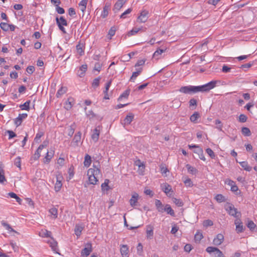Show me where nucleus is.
I'll return each instance as SVG.
<instances>
[{
    "instance_id": "49530a36",
    "label": "nucleus",
    "mask_w": 257,
    "mask_h": 257,
    "mask_svg": "<svg viewBox=\"0 0 257 257\" xmlns=\"http://www.w3.org/2000/svg\"><path fill=\"white\" fill-rule=\"evenodd\" d=\"M244 226L243 225V223H240V224H237L236 226V231L237 233L242 232L244 230Z\"/></svg>"
},
{
    "instance_id": "f257e3e1",
    "label": "nucleus",
    "mask_w": 257,
    "mask_h": 257,
    "mask_svg": "<svg viewBox=\"0 0 257 257\" xmlns=\"http://www.w3.org/2000/svg\"><path fill=\"white\" fill-rule=\"evenodd\" d=\"M216 81H211L201 86L189 85L182 86L179 89V91L185 94H194L198 92H207L215 87Z\"/></svg>"
},
{
    "instance_id": "79ce46f5",
    "label": "nucleus",
    "mask_w": 257,
    "mask_h": 257,
    "mask_svg": "<svg viewBox=\"0 0 257 257\" xmlns=\"http://www.w3.org/2000/svg\"><path fill=\"white\" fill-rule=\"evenodd\" d=\"M199 117V114L197 112H195L193 114H192L190 116V120L192 122H196L197 119Z\"/></svg>"
},
{
    "instance_id": "3c124183",
    "label": "nucleus",
    "mask_w": 257,
    "mask_h": 257,
    "mask_svg": "<svg viewBox=\"0 0 257 257\" xmlns=\"http://www.w3.org/2000/svg\"><path fill=\"white\" fill-rule=\"evenodd\" d=\"M0 27L3 30L8 31L9 30L10 24H8L7 23L2 22L0 24Z\"/></svg>"
},
{
    "instance_id": "774afa93",
    "label": "nucleus",
    "mask_w": 257,
    "mask_h": 257,
    "mask_svg": "<svg viewBox=\"0 0 257 257\" xmlns=\"http://www.w3.org/2000/svg\"><path fill=\"white\" fill-rule=\"evenodd\" d=\"M195 240L196 241H200L203 238V235L201 233L199 232H196L195 234Z\"/></svg>"
},
{
    "instance_id": "9d476101",
    "label": "nucleus",
    "mask_w": 257,
    "mask_h": 257,
    "mask_svg": "<svg viewBox=\"0 0 257 257\" xmlns=\"http://www.w3.org/2000/svg\"><path fill=\"white\" fill-rule=\"evenodd\" d=\"M100 131V126H97L93 131V133L91 135V139L95 142H96L98 140Z\"/></svg>"
},
{
    "instance_id": "7ed1b4c3",
    "label": "nucleus",
    "mask_w": 257,
    "mask_h": 257,
    "mask_svg": "<svg viewBox=\"0 0 257 257\" xmlns=\"http://www.w3.org/2000/svg\"><path fill=\"white\" fill-rule=\"evenodd\" d=\"M56 24L58 25L59 29L64 33L66 34V32L65 29L64 28V26H67V22L66 19L62 16L60 17V18L58 17L56 18Z\"/></svg>"
},
{
    "instance_id": "8fccbe9b",
    "label": "nucleus",
    "mask_w": 257,
    "mask_h": 257,
    "mask_svg": "<svg viewBox=\"0 0 257 257\" xmlns=\"http://www.w3.org/2000/svg\"><path fill=\"white\" fill-rule=\"evenodd\" d=\"M100 79L101 78L100 77L95 78L92 83V86L94 88L97 87L99 86Z\"/></svg>"
},
{
    "instance_id": "aec40b11",
    "label": "nucleus",
    "mask_w": 257,
    "mask_h": 257,
    "mask_svg": "<svg viewBox=\"0 0 257 257\" xmlns=\"http://www.w3.org/2000/svg\"><path fill=\"white\" fill-rule=\"evenodd\" d=\"M73 99L72 97H69L68 98V100L67 101L65 102L64 104V107L67 110L70 109L73 105Z\"/></svg>"
},
{
    "instance_id": "680f3d73",
    "label": "nucleus",
    "mask_w": 257,
    "mask_h": 257,
    "mask_svg": "<svg viewBox=\"0 0 257 257\" xmlns=\"http://www.w3.org/2000/svg\"><path fill=\"white\" fill-rule=\"evenodd\" d=\"M213 221L209 219L205 220L203 221V225L205 227H208L213 225Z\"/></svg>"
},
{
    "instance_id": "b1692460",
    "label": "nucleus",
    "mask_w": 257,
    "mask_h": 257,
    "mask_svg": "<svg viewBox=\"0 0 257 257\" xmlns=\"http://www.w3.org/2000/svg\"><path fill=\"white\" fill-rule=\"evenodd\" d=\"M87 2L88 0H82L79 3V7H80V9L83 13H84L86 10Z\"/></svg>"
},
{
    "instance_id": "2eb2a0df",
    "label": "nucleus",
    "mask_w": 257,
    "mask_h": 257,
    "mask_svg": "<svg viewBox=\"0 0 257 257\" xmlns=\"http://www.w3.org/2000/svg\"><path fill=\"white\" fill-rule=\"evenodd\" d=\"M87 69V65L86 64L82 65L81 66L79 67V70L77 72V75L80 77H82L84 76V74Z\"/></svg>"
},
{
    "instance_id": "603ef678",
    "label": "nucleus",
    "mask_w": 257,
    "mask_h": 257,
    "mask_svg": "<svg viewBox=\"0 0 257 257\" xmlns=\"http://www.w3.org/2000/svg\"><path fill=\"white\" fill-rule=\"evenodd\" d=\"M130 93V90L127 89L124 91L119 97L118 100H120L123 98H127Z\"/></svg>"
},
{
    "instance_id": "39448f33",
    "label": "nucleus",
    "mask_w": 257,
    "mask_h": 257,
    "mask_svg": "<svg viewBox=\"0 0 257 257\" xmlns=\"http://www.w3.org/2000/svg\"><path fill=\"white\" fill-rule=\"evenodd\" d=\"M206 251L209 253H211L212 252H216L217 255L216 257H225L223 252L220 249H219L218 248L216 247L208 246L206 249Z\"/></svg>"
},
{
    "instance_id": "473e14b6",
    "label": "nucleus",
    "mask_w": 257,
    "mask_h": 257,
    "mask_svg": "<svg viewBox=\"0 0 257 257\" xmlns=\"http://www.w3.org/2000/svg\"><path fill=\"white\" fill-rule=\"evenodd\" d=\"M143 69L142 68H139L137 69V71L133 73L132 76L131 77L130 80L134 81V79H135L141 73Z\"/></svg>"
},
{
    "instance_id": "de8ad7c7",
    "label": "nucleus",
    "mask_w": 257,
    "mask_h": 257,
    "mask_svg": "<svg viewBox=\"0 0 257 257\" xmlns=\"http://www.w3.org/2000/svg\"><path fill=\"white\" fill-rule=\"evenodd\" d=\"M40 234L42 237H50L51 235V232L47 230H42L40 232Z\"/></svg>"
},
{
    "instance_id": "0eeeda50",
    "label": "nucleus",
    "mask_w": 257,
    "mask_h": 257,
    "mask_svg": "<svg viewBox=\"0 0 257 257\" xmlns=\"http://www.w3.org/2000/svg\"><path fill=\"white\" fill-rule=\"evenodd\" d=\"M149 12L147 10H143L140 16L138 17V20L141 23L146 22L148 19Z\"/></svg>"
},
{
    "instance_id": "412c9836",
    "label": "nucleus",
    "mask_w": 257,
    "mask_h": 257,
    "mask_svg": "<svg viewBox=\"0 0 257 257\" xmlns=\"http://www.w3.org/2000/svg\"><path fill=\"white\" fill-rule=\"evenodd\" d=\"M126 0H117L114 6V9L119 10L126 3Z\"/></svg>"
},
{
    "instance_id": "ddd939ff",
    "label": "nucleus",
    "mask_w": 257,
    "mask_h": 257,
    "mask_svg": "<svg viewBox=\"0 0 257 257\" xmlns=\"http://www.w3.org/2000/svg\"><path fill=\"white\" fill-rule=\"evenodd\" d=\"M27 116V113L20 114L17 118L15 119V123L17 126L20 125L22 123L23 119H25Z\"/></svg>"
},
{
    "instance_id": "4c0bfd02",
    "label": "nucleus",
    "mask_w": 257,
    "mask_h": 257,
    "mask_svg": "<svg viewBox=\"0 0 257 257\" xmlns=\"http://www.w3.org/2000/svg\"><path fill=\"white\" fill-rule=\"evenodd\" d=\"M136 165L139 167V171L142 173L144 172L145 166V165L142 163L140 160H138L136 162Z\"/></svg>"
},
{
    "instance_id": "4be33fe9",
    "label": "nucleus",
    "mask_w": 257,
    "mask_h": 257,
    "mask_svg": "<svg viewBox=\"0 0 257 257\" xmlns=\"http://www.w3.org/2000/svg\"><path fill=\"white\" fill-rule=\"evenodd\" d=\"M155 205L158 211L160 212H163L164 206L159 200H156L155 201Z\"/></svg>"
},
{
    "instance_id": "c85d7f7f",
    "label": "nucleus",
    "mask_w": 257,
    "mask_h": 257,
    "mask_svg": "<svg viewBox=\"0 0 257 257\" xmlns=\"http://www.w3.org/2000/svg\"><path fill=\"white\" fill-rule=\"evenodd\" d=\"M81 138V134L80 132H77L74 136L72 142L75 143L76 145L80 142Z\"/></svg>"
},
{
    "instance_id": "69168bd1",
    "label": "nucleus",
    "mask_w": 257,
    "mask_h": 257,
    "mask_svg": "<svg viewBox=\"0 0 257 257\" xmlns=\"http://www.w3.org/2000/svg\"><path fill=\"white\" fill-rule=\"evenodd\" d=\"M247 119V117L245 114H241L239 116L238 120L240 122H245L246 121Z\"/></svg>"
},
{
    "instance_id": "13d9d810",
    "label": "nucleus",
    "mask_w": 257,
    "mask_h": 257,
    "mask_svg": "<svg viewBox=\"0 0 257 257\" xmlns=\"http://www.w3.org/2000/svg\"><path fill=\"white\" fill-rule=\"evenodd\" d=\"M116 31V28L115 27H112L110 29V30L108 31V35L110 36V39H111V37L115 35Z\"/></svg>"
},
{
    "instance_id": "2f4dec72",
    "label": "nucleus",
    "mask_w": 257,
    "mask_h": 257,
    "mask_svg": "<svg viewBox=\"0 0 257 257\" xmlns=\"http://www.w3.org/2000/svg\"><path fill=\"white\" fill-rule=\"evenodd\" d=\"M76 125L75 122H73L68 128V136L72 137L74 133L75 130L76 128Z\"/></svg>"
},
{
    "instance_id": "c9c22d12",
    "label": "nucleus",
    "mask_w": 257,
    "mask_h": 257,
    "mask_svg": "<svg viewBox=\"0 0 257 257\" xmlns=\"http://www.w3.org/2000/svg\"><path fill=\"white\" fill-rule=\"evenodd\" d=\"M142 30V28H136L135 27L133 28L132 30L129 31L127 33L128 36H131L136 35L137 34L139 31H140Z\"/></svg>"
},
{
    "instance_id": "58836bf2",
    "label": "nucleus",
    "mask_w": 257,
    "mask_h": 257,
    "mask_svg": "<svg viewBox=\"0 0 257 257\" xmlns=\"http://www.w3.org/2000/svg\"><path fill=\"white\" fill-rule=\"evenodd\" d=\"M241 133L245 136L249 137L251 135L250 130L246 127H243L241 128Z\"/></svg>"
},
{
    "instance_id": "f03ea898",
    "label": "nucleus",
    "mask_w": 257,
    "mask_h": 257,
    "mask_svg": "<svg viewBox=\"0 0 257 257\" xmlns=\"http://www.w3.org/2000/svg\"><path fill=\"white\" fill-rule=\"evenodd\" d=\"M93 168H90L87 171L89 182L90 184L95 185L98 182V175L100 174V170L95 166H93Z\"/></svg>"
},
{
    "instance_id": "e2e57ef3",
    "label": "nucleus",
    "mask_w": 257,
    "mask_h": 257,
    "mask_svg": "<svg viewBox=\"0 0 257 257\" xmlns=\"http://www.w3.org/2000/svg\"><path fill=\"white\" fill-rule=\"evenodd\" d=\"M143 246L141 243H139L137 246V252L140 255H141L143 251Z\"/></svg>"
},
{
    "instance_id": "f8f14e48",
    "label": "nucleus",
    "mask_w": 257,
    "mask_h": 257,
    "mask_svg": "<svg viewBox=\"0 0 257 257\" xmlns=\"http://www.w3.org/2000/svg\"><path fill=\"white\" fill-rule=\"evenodd\" d=\"M224 240V236L221 233L218 234L213 240V243L217 246L220 245Z\"/></svg>"
},
{
    "instance_id": "1a4fd4ad",
    "label": "nucleus",
    "mask_w": 257,
    "mask_h": 257,
    "mask_svg": "<svg viewBox=\"0 0 257 257\" xmlns=\"http://www.w3.org/2000/svg\"><path fill=\"white\" fill-rule=\"evenodd\" d=\"M154 227L151 225L146 226V237L147 239H151L154 236Z\"/></svg>"
},
{
    "instance_id": "6e6d98bb",
    "label": "nucleus",
    "mask_w": 257,
    "mask_h": 257,
    "mask_svg": "<svg viewBox=\"0 0 257 257\" xmlns=\"http://www.w3.org/2000/svg\"><path fill=\"white\" fill-rule=\"evenodd\" d=\"M215 199L218 202H223L225 201V197L222 194H217L215 197Z\"/></svg>"
},
{
    "instance_id": "0e129e2a",
    "label": "nucleus",
    "mask_w": 257,
    "mask_h": 257,
    "mask_svg": "<svg viewBox=\"0 0 257 257\" xmlns=\"http://www.w3.org/2000/svg\"><path fill=\"white\" fill-rule=\"evenodd\" d=\"M206 152L207 154L212 158L213 159L215 158V155L213 151L210 148H207L206 150Z\"/></svg>"
},
{
    "instance_id": "bf43d9fd",
    "label": "nucleus",
    "mask_w": 257,
    "mask_h": 257,
    "mask_svg": "<svg viewBox=\"0 0 257 257\" xmlns=\"http://www.w3.org/2000/svg\"><path fill=\"white\" fill-rule=\"evenodd\" d=\"M44 135V132H42V131H40L37 134H36V137L35 138V141L37 142V143H39V140L40 139V138Z\"/></svg>"
},
{
    "instance_id": "6ab92c4d",
    "label": "nucleus",
    "mask_w": 257,
    "mask_h": 257,
    "mask_svg": "<svg viewBox=\"0 0 257 257\" xmlns=\"http://www.w3.org/2000/svg\"><path fill=\"white\" fill-rule=\"evenodd\" d=\"M166 211L167 214H170L172 216L174 217L175 214L174 210L169 204H166L163 209V212Z\"/></svg>"
},
{
    "instance_id": "cd10ccee",
    "label": "nucleus",
    "mask_w": 257,
    "mask_h": 257,
    "mask_svg": "<svg viewBox=\"0 0 257 257\" xmlns=\"http://www.w3.org/2000/svg\"><path fill=\"white\" fill-rule=\"evenodd\" d=\"M61 177L59 178L58 177H57V181L55 184V190L56 192L59 191L62 187V186L61 181L59 179Z\"/></svg>"
},
{
    "instance_id": "bb28decb",
    "label": "nucleus",
    "mask_w": 257,
    "mask_h": 257,
    "mask_svg": "<svg viewBox=\"0 0 257 257\" xmlns=\"http://www.w3.org/2000/svg\"><path fill=\"white\" fill-rule=\"evenodd\" d=\"M239 164L242 168H243L244 170H245L246 171H250L251 170V167L248 165L247 162L243 161L239 162Z\"/></svg>"
},
{
    "instance_id": "c03bdc74",
    "label": "nucleus",
    "mask_w": 257,
    "mask_h": 257,
    "mask_svg": "<svg viewBox=\"0 0 257 257\" xmlns=\"http://www.w3.org/2000/svg\"><path fill=\"white\" fill-rule=\"evenodd\" d=\"M30 100L27 101L24 104L20 105V107L22 110H28L29 109V105L30 103Z\"/></svg>"
},
{
    "instance_id": "e433bc0d",
    "label": "nucleus",
    "mask_w": 257,
    "mask_h": 257,
    "mask_svg": "<svg viewBox=\"0 0 257 257\" xmlns=\"http://www.w3.org/2000/svg\"><path fill=\"white\" fill-rule=\"evenodd\" d=\"M162 190L167 195H168L172 190V187L170 185L165 184L164 186H162Z\"/></svg>"
},
{
    "instance_id": "4468645a",
    "label": "nucleus",
    "mask_w": 257,
    "mask_h": 257,
    "mask_svg": "<svg viewBox=\"0 0 257 257\" xmlns=\"http://www.w3.org/2000/svg\"><path fill=\"white\" fill-rule=\"evenodd\" d=\"M110 9V5L106 3L103 7L101 17L103 18H106L108 15V12Z\"/></svg>"
},
{
    "instance_id": "72a5a7b5",
    "label": "nucleus",
    "mask_w": 257,
    "mask_h": 257,
    "mask_svg": "<svg viewBox=\"0 0 257 257\" xmlns=\"http://www.w3.org/2000/svg\"><path fill=\"white\" fill-rule=\"evenodd\" d=\"M67 88L66 87L61 86V88L58 90L56 93L57 97H61L62 95L66 92Z\"/></svg>"
},
{
    "instance_id": "6e6552de",
    "label": "nucleus",
    "mask_w": 257,
    "mask_h": 257,
    "mask_svg": "<svg viewBox=\"0 0 257 257\" xmlns=\"http://www.w3.org/2000/svg\"><path fill=\"white\" fill-rule=\"evenodd\" d=\"M139 195L137 193H134L132 195L131 199L130 200V203L132 207H135L137 206L138 203V199H139Z\"/></svg>"
},
{
    "instance_id": "052dcab7",
    "label": "nucleus",
    "mask_w": 257,
    "mask_h": 257,
    "mask_svg": "<svg viewBox=\"0 0 257 257\" xmlns=\"http://www.w3.org/2000/svg\"><path fill=\"white\" fill-rule=\"evenodd\" d=\"M189 106L191 107H192V106H194V108H193L192 109H195L196 106H197V100L196 99H194V98H191L190 100H189Z\"/></svg>"
},
{
    "instance_id": "f704fd0d",
    "label": "nucleus",
    "mask_w": 257,
    "mask_h": 257,
    "mask_svg": "<svg viewBox=\"0 0 257 257\" xmlns=\"http://www.w3.org/2000/svg\"><path fill=\"white\" fill-rule=\"evenodd\" d=\"M46 145H44L43 144L40 145L37 150L36 152L35 153V159H38L40 156V152L42 150V149L45 147Z\"/></svg>"
},
{
    "instance_id": "dca6fc26",
    "label": "nucleus",
    "mask_w": 257,
    "mask_h": 257,
    "mask_svg": "<svg viewBox=\"0 0 257 257\" xmlns=\"http://www.w3.org/2000/svg\"><path fill=\"white\" fill-rule=\"evenodd\" d=\"M134 118V115L132 113H129L123 119V124L124 125L130 124Z\"/></svg>"
},
{
    "instance_id": "4d7b16f0",
    "label": "nucleus",
    "mask_w": 257,
    "mask_h": 257,
    "mask_svg": "<svg viewBox=\"0 0 257 257\" xmlns=\"http://www.w3.org/2000/svg\"><path fill=\"white\" fill-rule=\"evenodd\" d=\"M194 153H198L200 155L199 158L201 160H202L203 161L205 160V158L203 155V150L202 149H198L197 150L195 151Z\"/></svg>"
},
{
    "instance_id": "338daca9",
    "label": "nucleus",
    "mask_w": 257,
    "mask_h": 257,
    "mask_svg": "<svg viewBox=\"0 0 257 257\" xmlns=\"http://www.w3.org/2000/svg\"><path fill=\"white\" fill-rule=\"evenodd\" d=\"M215 124L216 125V128L218 130H219V131H222V124L220 120H215Z\"/></svg>"
},
{
    "instance_id": "ea45409f",
    "label": "nucleus",
    "mask_w": 257,
    "mask_h": 257,
    "mask_svg": "<svg viewBox=\"0 0 257 257\" xmlns=\"http://www.w3.org/2000/svg\"><path fill=\"white\" fill-rule=\"evenodd\" d=\"M49 212L52 216H53V218L56 219L58 215V210L55 207H52L49 209Z\"/></svg>"
},
{
    "instance_id": "5701e85b",
    "label": "nucleus",
    "mask_w": 257,
    "mask_h": 257,
    "mask_svg": "<svg viewBox=\"0 0 257 257\" xmlns=\"http://www.w3.org/2000/svg\"><path fill=\"white\" fill-rule=\"evenodd\" d=\"M83 229V226H82L81 225H80L79 224H76L75 225V227L74 228V232H75V234H76V235L78 237L80 236Z\"/></svg>"
},
{
    "instance_id": "423d86ee",
    "label": "nucleus",
    "mask_w": 257,
    "mask_h": 257,
    "mask_svg": "<svg viewBox=\"0 0 257 257\" xmlns=\"http://www.w3.org/2000/svg\"><path fill=\"white\" fill-rule=\"evenodd\" d=\"M226 211L228 212L229 214L234 217H237V213L240 214V213L237 212V209L235 208L233 205L231 204H228V206L226 207Z\"/></svg>"
},
{
    "instance_id": "7c9ffc66",
    "label": "nucleus",
    "mask_w": 257,
    "mask_h": 257,
    "mask_svg": "<svg viewBox=\"0 0 257 257\" xmlns=\"http://www.w3.org/2000/svg\"><path fill=\"white\" fill-rule=\"evenodd\" d=\"M186 167L187 169L188 172L192 175L196 174L198 172L197 170L195 168L191 166L189 164H187Z\"/></svg>"
},
{
    "instance_id": "864d4df0",
    "label": "nucleus",
    "mask_w": 257,
    "mask_h": 257,
    "mask_svg": "<svg viewBox=\"0 0 257 257\" xmlns=\"http://www.w3.org/2000/svg\"><path fill=\"white\" fill-rule=\"evenodd\" d=\"M255 224L251 220L248 222L247 227L249 228L250 230H253L256 227Z\"/></svg>"
},
{
    "instance_id": "c756f323",
    "label": "nucleus",
    "mask_w": 257,
    "mask_h": 257,
    "mask_svg": "<svg viewBox=\"0 0 257 257\" xmlns=\"http://www.w3.org/2000/svg\"><path fill=\"white\" fill-rule=\"evenodd\" d=\"M91 163V157L89 155L86 154L85 156V158H84V165L86 167H88L90 165Z\"/></svg>"
},
{
    "instance_id": "a211bd4d",
    "label": "nucleus",
    "mask_w": 257,
    "mask_h": 257,
    "mask_svg": "<svg viewBox=\"0 0 257 257\" xmlns=\"http://www.w3.org/2000/svg\"><path fill=\"white\" fill-rule=\"evenodd\" d=\"M48 242L50 244V246L52 248V249L57 252L58 248H57V242L54 240L53 238H51V239L48 241Z\"/></svg>"
},
{
    "instance_id": "393cba45",
    "label": "nucleus",
    "mask_w": 257,
    "mask_h": 257,
    "mask_svg": "<svg viewBox=\"0 0 257 257\" xmlns=\"http://www.w3.org/2000/svg\"><path fill=\"white\" fill-rule=\"evenodd\" d=\"M53 157V152H47L46 156L44 159V163L45 164H48L52 157Z\"/></svg>"
},
{
    "instance_id": "f3484780",
    "label": "nucleus",
    "mask_w": 257,
    "mask_h": 257,
    "mask_svg": "<svg viewBox=\"0 0 257 257\" xmlns=\"http://www.w3.org/2000/svg\"><path fill=\"white\" fill-rule=\"evenodd\" d=\"M120 251L122 257H128V248L126 245H121Z\"/></svg>"
},
{
    "instance_id": "37998d69",
    "label": "nucleus",
    "mask_w": 257,
    "mask_h": 257,
    "mask_svg": "<svg viewBox=\"0 0 257 257\" xmlns=\"http://www.w3.org/2000/svg\"><path fill=\"white\" fill-rule=\"evenodd\" d=\"M109 182V180H105L104 182L101 184L102 190L108 191L109 189V187L108 186Z\"/></svg>"
},
{
    "instance_id": "5fc2aeb1",
    "label": "nucleus",
    "mask_w": 257,
    "mask_h": 257,
    "mask_svg": "<svg viewBox=\"0 0 257 257\" xmlns=\"http://www.w3.org/2000/svg\"><path fill=\"white\" fill-rule=\"evenodd\" d=\"M132 9H131V8L128 9L120 16V18L125 19L126 18V15L130 14L132 12Z\"/></svg>"
},
{
    "instance_id": "a19ab883",
    "label": "nucleus",
    "mask_w": 257,
    "mask_h": 257,
    "mask_svg": "<svg viewBox=\"0 0 257 257\" xmlns=\"http://www.w3.org/2000/svg\"><path fill=\"white\" fill-rule=\"evenodd\" d=\"M2 224L3 226H4L5 227V228L8 230L9 232H16V231L14 229H13L11 226H10V224H9L8 223H7V222H5V221H2Z\"/></svg>"
},
{
    "instance_id": "9b49d317",
    "label": "nucleus",
    "mask_w": 257,
    "mask_h": 257,
    "mask_svg": "<svg viewBox=\"0 0 257 257\" xmlns=\"http://www.w3.org/2000/svg\"><path fill=\"white\" fill-rule=\"evenodd\" d=\"M7 182L5 176V170L2 163H0V184H5Z\"/></svg>"
},
{
    "instance_id": "20e7f679",
    "label": "nucleus",
    "mask_w": 257,
    "mask_h": 257,
    "mask_svg": "<svg viewBox=\"0 0 257 257\" xmlns=\"http://www.w3.org/2000/svg\"><path fill=\"white\" fill-rule=\"evenodd\" d=\"M92 251V244L90 242H88L85 244V247L82 249L81 252V256L87 257Z\"/></svg>"
},
{
    "instance_id": "a878e982",
    "label": "nucleus",
    "mask_w": 257,
    "mask_h": 257,
    "mask_svg": "<svg viewBox=\"0 0 257 257\" xmlns=\"http://www.w3.org/2000/svg\"><path fill=\"white\" fill-rule=\"evenodd\" d=\"M165 49H157L153 54V57L156 59H158L160 58V55L165 51Z\"/></svg>"
},
{
    "instance_id": "a18cd8bd",
    "label": "nucleus",
    "mask_w": 257,
    "mask_h": 257,
    "mask_svg": "<svg viewBox=\"0 0 257 257\" xmlns=\"http://www.w3.org/2000/svg\"><path fill=\"white\" fill-rule=\"evenodd\" d=\"M76 49L77 52L80 54V55L81 56L84 54L83 45L82 44H78L76 46Z\"/></svg>"
},
{
    "instance_id": "09e8293b",
    "label": "nucleus",
    "mask_w": 257,
    "mask_h": 257,
    "mask_svg": "<svg viewBox=\"0 0 257 257\" xmlns=\"http://www.w3.org/2000/svg\"><path fill=\"white\" fill-rule=\"evenodd\" d=\"M173 201L178 207L183 206L184 205V203L181 200L177 199L176 198H173Z\"/></svg>"
}]
</instances>
